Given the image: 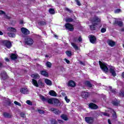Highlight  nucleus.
<instances>
[{
	"mask_svg": "<svg viewBox=\"0 0 124 124\" xmlns=\"http://www.w3.org/2000/svg\"><path fill=\"white\" fill-rule=\"evenodd\" d=\"M48 12H49L50 14L51 15H54L55 14V9H54L53 8H50L48 10Z\"/></svg>",
	"mask_w": 124,
	"mask_h": 124,
	"instance_id": "nucleus-34",
	"label": "nucleus"
},
{
	"mask_svg": "<svg viewBox=\"0 0 124 124\" xmlns=\"http://www.w3.org/2000/svg\"><path fill=\"white\" fill-rule=\"evenodd\" d=\"M121 11H122V10H121V9H117L114 11V13H115V14H117L118 13H120Z\"/></svg>",
	"mask_w": 124,
	"mask_h": 124,
	"instance_id": "nucleus-41",
	"label": "nucleus"
},
{
	"mask_svg": "<svg viewBox=\"0 0 124 124\" xmlns=\"http://www.w3.org/2000/svg\"><path fill=\"white\" fill-rule=\"evenodd\" d=\"M14 104H16V105H18V106H21V103H19V102L15 101L14 102Z\"/></svg>",
	"mask_w": 124,
	"mask_h": 124,
	"instance_id": "nucleus-49",
	"label": "nucleus"
},
{
	"mask_svg": "<svg viewBox=\"0 0 124 124\" xmlns=\"http://www.w3.org/2000/svg\"><path fill=\"white\" fill-rule=\"evenodd\" d=\"M40 74L45 77H49V73L46 70H41Z\"/></svg>",
	"mask_w": 124,
	"mask_h": 124,
	"instance_id": "nucleus-17",
	"label": "nucleus"
},
{
	"mask_svg": "<svg viewBox=\"0 0 124 124\" xmlns=\"http://www.w3.org/2000/svg\"><path fill=\"white\" fill-rule=\"evenodd\" d=\"M0 77L3 80H6L8 78V75L6 74V72L4 71L1 73Z\"/></svg>",
	"mask_w": 124,
	"mask_h": 124,
	"instance_id": "nucleus-12",
	"label": "nucleus"
},
{
	"mask_svg": "<svg viewBox=\"0 0 124 124\" xmlns=\"http://www.w3.org/2000/svg\"><path fill=\"white\" fill-rule=\"evenodd\" d=\"M50 110H51L55 115H61L62 113V110H60V109L54 108H50Z\"/></svg>",
	"mask_w": 124,
	"mask_h": 124,
	"instance_id": "nucleus-9",
	"label": "nucleus"
},
{
	"mask_svg": "<svg viewBox=\"0 0 124 124\" xmlns=\"http://www.w3.org/2000/svg\"><path fill=\"white\" fill-rule=\"evenodd\" d=\"M7 34L10 37H14L15 36V34L13 33L8 32Z\"/></svg>",
	"mask_w": 124,
	"mask_h": 124,
	"instance_id": "nucleus-38",
	"label": "nucleus"
},
{
	"mask_svg": "<svg viewBox=\"0 0 124 124\" xmlns=\"http://www.w3.org/2000/svg\"><path fill=\"white\" fill-rule=\"evenodd\" d=\"M1 67H3V64L0 62V68H1Z\"/></svg>",
	"mask_w": 124,
	"mask_h": 124,
	"instance_id": "nucleus-58",
	"label": "nucleus"
},
{
	"mask_svg": "<svg viewBox=\"0 0 124 124\" xmlns=\"http://www.w3.org/2000/svg\"><path fill=\"white\" fill-rule=\"evenodd\" d=\"M1 43L3 46L6 47L8 49H10L12 46V44H11V42L10 41L4 40L1 41Z\"/></svg>",
	"mask_w": 124,
	"mask_h": 124,
	"instance_id": "nucleus-4",
	"label": "nucleus"
},
{
	"mask_svg": "<svg viewBox=\"0 0 124 124\" xmlns=\"http://www.w3.org/2000/svg\"><path fill=\"white\" fill-rule=\"evenodd\" d=\"M32 84L34 86V87H36V88H38L39 87V85H38V82H37V80L35 79H32Z\"/></svg>",
	"mask_w": 124,
	"mask_h": 124,
	"instance_id": "nucleus-22",
	"label": "nucleus"
},
{
	"mask_svg": "<svg viewBox=\"0 0 124 124\" xmlns=\"http://www.w3.org/2000/svg\"><path fill=\"white\" fill-rule=\"evenodd\" d=\"M58 121L59 124H63V121H62V120L59 119L58 120Z\"/></svg>",
	"mask_w": 124,
	"mask_h": 124,
	"instance_id": "nucleus-54",
	"label": "nucleus"
},
{
	"mask_svg": "<svg viewBox=\"0 0 124 124\" xmlns=\"http://www.w3.org/2000/svg\"><path fill=\"white\" fill-rule=\"evenodd\" d=\"M111 93H114V94H116V89H112L110 90Z\"/></svg>",
	"mask_w": 124,
	"mask_h": 124,
	"instance_id": "nucleus-48",
	"label": "nucleus"
},
{
	"mask_svg": "<svg viewBox=\"0 0 124 124\" xmlns=\"http://www.w3.org/2000/svg\"><path fill=\"white\" fill-rule=\"evenodd\" d=\"M79 62H80V64H82V65H85V63H84V62H83L80 61Z\"/></svg>",
	"mask_w": 124,
	"mask_h": 124,
	"instance_id": "nucleus-61",
	"label": "nucleus"
},
{
	"mask_svg": "<svg viewBox=\"0 0 124 124\" xmlns=\"http://www.w3.org/2000/svg\"><path fill=\"white\" fill-rule=\"evenodd\" d=\"M65 61L66 62L68 63V64H69V63H70V61L69 60H68L67 59H65Z\"/></svg>",
	"mask_w": 124,
	"mask_h": 124,
	"instance_id": "nucleus-56",
	"label": "nucleus"
},
{
	"mask_svg": "<svg viewBox=\"0 0 124 124\" xmlns=\"http://www.w3.org/2000/svg\"><path fill=\"white\" fill-rule=\"evenodd\" d=\"M65 21L66 23H71V22H73V18L67 17L66 18Z\"/></svg>",
	"mask_w": 124,
	"mask_h": 124,
	"instance_id": "nucleus-33",
	"label": "nucleus"
},
{
	"mask_svg": "<svg viewBox=\"0 0 124 124\" xmlns=\"http://www.w3.org/2000/svg\"><path fill=\"white\" fill-rule=\"evenodd\" d=\"M66 11H68L69 13H72V11H71L70 9H69L68 8H66Z\"/></svg>",
	"mask_w": 124,
	"mask_h": 124,
	"instance_id": "nucleus-52",
	"label": "nucleus"
},
{
	"mask_svg": "<svg viewBox=\"0 0 124 124\" xmlns=\"http://www.w3.org/2000/svg\"><path fill=\"white\" fill-rule=\"evenodd\" d=\"M68 87H71L72 88H74L76 86V83L74 81L72 80H70L69 81L68 83Z\"/></svg>",
	"mask_w": 124,
	"mask_h": 124,
	"instance_id": "nucleus-16",
	"label": "nucleus"
},
{
	"mask_svg": "<svg viewBox=\"0 0 124 124\" xmlns=\"http://www.w3.org/2000/svg\"><path fill=\"white\" fill-rule=\"evenodd\" d=\"M26 103L28 104V105H32V102H31V101L30 100H27L26 101Z\"/></svg>",
	"mask_w": 124,
	"mask_h": 124,
	"instance_id": "nucleus-45",
	"label": "nucleus"
},
{
	"mask_svg": "<svg viewBox=\"0 0 124 124\" xmlns=\"http://www.w3.org/2000/svg\"><path fill=\"white\" fill-rule=\"evenodd\" d=\"M85 121L87 124H93L94 122V118L92 117H85Z\"/></svg>",
	"mask_w": 124,
	"mask_h": 124,
	"instance_id": "nucleus-7",
	"label": "nucleus"
},
{
	"mask_svg": "<svg viewBox=\"0 0 124 124\" xmlns=\"http://www.w3.org/2000/svg\"><path fill=\"white\" fill-rule=\"evenodd\" d=\"M99 63L100 64V67L104 72H108L109 69L107 66V63L102 62L101 61H99Z\"/></svg>",
	"mask_w": 124,
	"mask_h": 124,
	"instance_id": "nucleus-3",
	"label": "nucleus"
},
{
	"mask_svg": "<svg viewBox=\"0 0 124 124\" xmlns=\"http://www.w3.org/2000/svg\"><path fill=\"white\" fill-rule=\"evenodd\" d=\"M106 32V28H102L101 30V32L102 33H104V32Z\"/></svg>",
	"mask_w": 124,
	"mask_h": 124,
	"instance_id": "nucleus-42",
	"label": "nucleus"
},
{
	"mask_svg": "<svg viewBox=\"0 0 124 124\" xmlns=\"http://www.w3.org/2000/svg\"><path fill=\"white\" fill-rule=\"evenodd\" d=\"M103 115H104V116H107V117H109V114L106 113V112H102Z\"/></svg>",
	"mask_w": 124,
	"mask_h": 124,
	"instance_id": "nucleus-51",
	"label": "nucleus"
},
{
	"mask_svg": "<svg viewBox=\"0 0 124 124\" xmlns=\"http://www.w3.org/2000/svg\"><path fill=\"white\" fill-rule=\"evenodd\" d=\"M3 116L4 118H6L7 119H11L13 117L11 114L5 112L3 113Z\"/></svg>",
	"mask_w": 124,
	"mask_h": 124,
	"instance_id": "nucleus-18",
	"label": "nucleus"
},
{
	"mask_svg": "<svg viewBox=\"0 0 124 124\" xmlns=\"http://www.w3.org/2000/svg\"><path fill=\"white\" fill-rule=\"evenodd\" d=\"M122 78H124V72H123L122 74Z\"/></svg>",
	"mask_w": 124,
	"mask_h": 124,
	"instance_id": "nucleus-64",
	"label": "nucleus"
},
{
	"mask_svg": "<svg viewBox=\"0 0 124 124\" xmlns=\"http://www.w3.org/2000/svg\"><path fill=\"white\" fill-rule=\"evenodd\" d=\"M120 101H118V100L115 99L114 100H112L111 103L114 106L118 107L120 105Z\"/></svg>",
	"mask_w": 124,
	"mask_h": 124,
	"instance_id": "nucleus-20",
	"label": "nucleus"
},
{
	"mask_svg": "<svg viewBox=\"0 0 124 124\" xmlns=\"http://www.w3.org/2000/svg\"><path fill=\"white\" fill-rule=\"evenodd\" d=\"M38 85H39V86H41V87H44V86H45V84L42 82V80H41V79H39L38 81Z\"/></svg>",
	"mask_w": 124,
	"mask_h": 124,
	"instance_id": "nucleus-31",
	"label": "nucleus"
},
{
	"mask_svg": "<svg viewBox=\"0 0 124 124\" xmlns=\"http://www.w3.org/2000/svg\"><path fill=\"white\" fill-rule=\"evenodd\" d=\"M45 83H46L47 86H52L53 85L52 81L48 78H46L45 79Z\"/></svg>",
	"mask_w": 124,
	"mask_h": 124,
	"instance_id": "nucleus-23",
	"label": "nucleus"
},
{
	"mask_svg": "<svg viewBox=\"0 0 124 124\" xmlns=\"http://www.w3.org/2000/svg\"><path fill=\"white\" fill-rule=\"evenodd\" d=\"M20 93H24V94H27L28 93V90L25 88H22L20 89Z\"/></svg>",
	"mask_w": 124,
	"mask_h": 124,
	"instance_id": "nucleus-29",
	"label": "nucleus"
},
{
	"mask_svg": "<svg viewBox=\"0 0 124 124\" xmlns=\"http://www.w3.org/2000/svg\"><path fill=\"white\" fill-rule=\"evenodd\" d=\"M108 124H112V123H111V120L108 119Z\"/></svg>",
	"mask_w": 124,
	"mask_h": 124,
	"instance_id": "nucleus-59",
	"label": "nucleus"
},
{
	"mask_svg": "<svg viewBox=\"0 0 124 124\" xmlns=\"http://www.w3.org/2000/svg\"><path fill=\"white\" fill-rule=\"evenodd\" d=\"M51 124H58V122L56 120V119H52L51 121Z\"/></svg>",
	"mask_w": 124,
	"mask_h": 124,
	"instance_id": "nucleus-40",
	"label": "nucleus"
},
{
	"mask_svg": "<svg viewBox=\"0 0 124 124\" xmlns=\"http://www.w3.org/2000/svg\"><path fill=\"white\" fill-rule=\"evenodd\" d=\"M61 117L62 118V120H63L64 121H68L67 116L64 114H62Z\"/></svg>",
	"mask_w": 124,
	"mask_h": 124,
	"instance_id": "nucleus-28",
	"label": "nucleus"
},
{
	"mask_svg": "<svg viewBox=\"0 0 124 124\" xmlns=\"http://www.w3.org/2000/svg\"><path fill=\"white\" fill-rule=\"evenodd\" d=\"M38 112L39 113V114H41V115H43V114H45V111L42 109H37Z\"/></svg>",
	"mask_w": 124,
	"mask_h": 124,
	"instance_id": "nucleus-37",
	"label": "nucleus"
},
{
	"mask_svg": "<svg viewBox=\"0 0 124 124\" xmlns=\"http://www.w3.org/2000/svg\"><path fill=\"white\" fill-rule=\"evenodd\" d=\"M89 38L90 42L92 44H95V43H96V37H95V36L93 35H90Z\"/></svg>",
	"mask_w": 124,
	"mask_h": 124,
	"instance_id": "nucleus-8",
	"label": "nucleus"
},
{
	"mask_svg": "<svg viewBox=\"0 0 124 124\" xmlns=\"http://www.w3.org/2000/svg\"><path fill=\"white\" fill-rule=\"evenodd\" d=\"M109 73H110V74H111L112 76H113V77H116V76H117V74L116 73V71L114 69H113L112 67H111L109 69Z\"/></svg>",
	"mask_w": 124,
	"mask_h": 124,
	"instance_id": "nucleus-14",
	"label": "nucleus"
},
{
	"mask_svg": "<svg viewBox=\"0 0 124 124\" xmlns=\"http://www.w3.org/2000/svg\"><path fill=\"white\" fill-rule=\"evenodd\" d=\"M65 53L68 57L72 56V52H71V51L67 50L65 52Z\"/></svg>",
	"mask_w": 124,
	"mask_h": 124,
	"instance_id": "nucleus-35",
	"label": "nucleus"
},
{
	"mask_svg": "<svg viewBox=\"0 0 124 124\" xmlns=\"http://www.w3.org/2000/svg\"><path fill=\"white\" fill-rule=\"evenodd\" d=\"M112 112H113V113H112V116L113 117V118H117V113H116V111L114 109L112 110Z\"/></svg>",
	"mask_w": 124,
	"mask_h": 124,
	"instance_id": "nucleus-39",
	"label": "nucleus"
},
{
	"mask_svg": "<svg viewBox=\"0 0 124 124\" xmlns=\"http://www.w3.org/2000/svg\"><path fill=\"white\" fill-rule=\"evenodd\" d=\"M4 16H5V17L6 19H8V20L11 19V17L7 16V15H6V14H5V15Z\"/></svg>",
	"mask_w": 124,
	"mask_h": 124,
	"instance_id": "nucleus-50",
	"label": "nucleus"
},
{
	"mask_svg": "<svg viewBox=\"0 0 124 124\" xmlns=\"http://www.w3.org/2000/svg\"><path fill=\"white\" fill-rule=\"evenodd\" d=\"M81 96L82 98H85L87 99L89 97V92H82L81 93Z\"/></svg>",
	"mask_w": 124,
	"mask_h": 124,
	"instance_id": "nucleus-15",
	"label": "nucleus"
},
{
	"mask_svg": "<svg viewBox=\"0 0 124 124\" xmlns=\"http://www.w3.org/2000/svg\"><path fill=\"white\" fill-rule=\"evenodd\" d=\"M5 12L2 10H0V15H5Z\"/></svg>",
	"mask_w": 124,
	"mask_h": 124,
	"instance_id": "nucleus-47",
	"label": "nucleus"
},
{
	"mask_svg": "<svg viewBox=\"0 0 124 124\" xmlns=\"http://www.w3.org/2000/svg\"><path fill=\"white\" fill-rule=\"evenodd\" d=\"M107 44L109 46H110V47H114V46L116 45V42L112 40L108 39L107 41Z\"/></svg>",
	"mask_w": 124,
	"mask_h": 124,
	"instance_id": "nucleus-13",
	"label": "nucleus"
},
{
	"mask_svg": "<svg viewBox=\"0 0 124 124\" xmlns=\"http://www.w3.org/2000/svg\"><path fill=\"white\" fill-rule=\"evenodd\" d=\"M64 99L67 103H69V101H70V100H69L68 98H67V96H65Z\"/></svg>",
	"mask_w": 124,
	"mask_h": 124,
	"instance_id": "nucleus-44",
	"label": "nucleus"
},
{
	"mask_svg": "<svg viewBox=\"0 0 124 124\" xmlns=\"http://www.w3.org/2000/svg\"><path fill=\"white\" fill-rule=\"evenodd\" d=\"M101 22V20H100L98 17L94 16L93 17L91 20V22L93 25L90 26L91 31H95V30H96V26H98Z\"/></svg>",
	"mask_w": 124,
	"mask_h": 124,
	"instance_id": "nucleus-2",
	"label": "nucleus"
},
{
	"mask_svg": "<svg viewBox=\"0 0 124 124\" xmlns=\"http://www.w3.org/2000/svg\"><path fill=\"white\" fill-rule=\"evenodd\" d=\"M7 30L8 31H10V32H17V30L16 29L11 27H9L7 29Z\"/></svg>",
	"mask_w": 124,
	"mask_h": 124,
	"instance_id": "nucleus-19",
	"label": "nucleus"
},
{
	"mask_svg": "<svg viewBox=\"0 0 124 124\" xmlns=\"http://www.w3.org/2000/svg\"><path fill=\"white\" fill-rule=\"evenodd\" d=\"M89 107L92 110H96L98 108V106L93 103H90L89 104Z\"/></svg>",
	"mask_w": 124,
	"mask_h": 124,
	"instance_id": "nucleus-10",
	"label": "nucleus"
},
{
	"mask_svg": "<svg viewBox=\"0 0 124 124\" xmlns=\"http://www.w3.org/2000/svg\"><path fill=\"white\" fill-rule=\"evenodd\" d=\"M71 45L73 46V48H74L75 50H79V47H78L77 45L75 44L74 43H72Z\"/></svg>",
	"mask_w": 124,
	"mask_h": 124,
	"instance_id": "nucleus-30",
	"label": "nucleus"
},
{
	"mask_svg": "<svg viewBox=\"0 0 124 124\" xmlns=\"http://www.w3.org/2000/svg\"><path fill=\"white\" fill-rule=\"evenodd\" d=\"M31 77L32 78H33L34 79H39L40 78V76L38 74H32Z\"/></svg>",
	"mask_w": 124,
	"mask_h": 124,
	"instance_id": "nucleus-27",
	"label": "nucleus"
},
{
	"mask_svg": "<svg viewBox=\"0 0 124 124\" xmlns=\"http://www.w3.org/2000/svg\"><path fill=\"white\" fill-rule=\"evenodd\" d=\"M25 44L28 46H31L33 44V40L31 38L27 37L25 38Z\"/></svg>",
	"mask_w": 124,
	"mask_h": 124,
	"instance_id": "nucleus-5",
	"label": "nucleus"
},
{
	"mask_svg": "<svg viewBox=\"0 0 124 124\" xmlns=\"http://www.w3.org/2000/svg\"><path fill=\"white\" fill-rule=\"evenodd\" d=\"M49 95H51V96H57V93L53 90L49 91Z\"/></svg>",
	"mask_w": 124,
	"mask_h": 124,
	"instance_id": "nucleus-26",
	"label": "nucleus"
},
{
	"mask_svg": "<svg viewBox=\"0 0 124 124\" xmlns=\"http://www.w3.org/2000/svg\"><path fill=\"white\" fill-rule=\"evenodd\" d=\"M75 1L77 2V5L81 6V3H80V1H79V0H75Z\"/></svg>",
	"mask_w": 124,
	"mask_h": 124,
	"instance_id": "nucleus-46",
	"label": "nucleus"
},
{
	"mask_svg": "<svg viewBox=\"0 0 124 124\" xmlns=\"http://www.w3.org/2000/svg\"><path fill=\"white\" fill-rule=\"evenodd\" d=\"M20 115L21 118H25V117H26V114L24 112H21Z\"/></svg>",
	"mask_w": 124,
	"mask_h": 124,
	"instance_id": "nucleus-43",
	"label": "nucleus"
},
{
	"mask_svg": "<svg viewBox=\"0 0 124 124\" xmlns=\"http://www.w3.org/2000/svg\"><path fill=\"white\" fill-rule=\"evenodd\" d=\"M54 37H55V38L58 39V35H57L56 34H54Z\"/></svg>",
	"mask_w": 124,
	"mask_h": 124,
	"instance_id": "nucleus-63",
	"label": "nucleus"
},
{
	"mask_svg": "<svg viewBox=\"0 0 124 124\" xmlns=\"http://www.w3.org/2000/svg\"><path fill=\"white\" fill-rule=\"evenodd\" d=\"M38 25L39 26H46V25H47V22H46V20L40 21L38 22Z\"/></svg>",
	"mask_w": 124,
	"mask_h": 124,
	"instance_id": "nucleus-25",
	"label": "nucleus"
},
{
	"mask_svg": "<svg viewBox=\"0 0 124 124\" xmlns=\"http://www.w3.org/2000/svg\"><path fill=\"white\" fill-rule=\"evenodd\" d=\"M78 41H79V42H82V37H81V36H79L78 38Z\"/></svg>",
	"mask_w": 124,
	"mask_h": 124,
	"instance_id": "nucleus-55",
	"label": "nucleus"
},
{
	"mask_svg": "<svg viewBox=\"0 0 124 124\" xmlns=\"http://www.w3.org/2000/svg\"><path fill=\"white\" fill-rule=\"evenodd\" d=\"M115 23L119 27H123V22L120 21H115Z\"/></svg>",
	"mask_w": 124,
	"mask_h": 124,
	"instance_id": "nucleus-32",
	"label": "nucleus"
},
{
	"mask_svg": "<svg viewBox=\"0 0 124 124\" xmlns=\"http://www.w3.org/2000/svg\"><path fill=\"white\" fill-rule=\"evenodd\" d=\"M41 99L43 102H47L48 104H52L54 106H60L61 105L60 100L56 98H49L42 96Z\"/></svg>",
	"mask_w": 124,
	"mask_h": 124,
	"instance_id": "nucleus-1",
	"label": "nucleus"
},
{
	"mask_svg": "<svg viewBox=\"0 0 124 124\" xmlns=\"http://www.w3.org/2000/svg\"><path fill=\"white\" fill-rule=\"evenodd\" d=\"M65 27L66 30L69 31H74V26L69 23H66L65 24Z\"/></svg>",
	"mask_w": 124,
	"mask_h": 124,
	"instance_id": "nucleus-6",
	"label": "nucleus"
},
{
	"mask_svg": "<svg viewBox=\"0 0 124 124\" xmlns=\"http://www.w3.org/2000/svg\"><path fill=\"white\" fill-rule=\"evenodd\" d=\"M5 60L6 62H9L10 61L9 59H8V58H6L5 59Z\"/></svg>",
	"mask_w": 124,
	"mask_h": 124,
	"instance_id": "nucleus-62",
	"label": "nucleus"
},
{
	"mask_svg": "<svg viewBox=\"0 0 124 124\" xmlns=\"http://www.w3.org/2000/svg\"><path fill=\"white\" fill-rule=\"evenodd\" d=\"M19 24L23 25V24H24V21L23 20H20Z\"/></svg>",
	"mask_w": 124,
	"mask_h": 124,
	"instance_id": "nucleus-60",
	"label": "nucleus"
},
{
	"mask_svg": "<svg viewBox=\"0 0 124 124\" xmlns=\"http://www.w3.org/2000/svg\"><path fill=\"white\" fill-rule=\"evenodd\" d=\"M10 58L13 61H15V60H17V59H18V55L15 54V53H12L11 54Z\"/></svg>",
	"mask_w": 124,
	"mask_h": 124,
	"instance_id": "nucleus-21",
	"label": "nucleus"
},
{
	"mask_svg": "<svg viewBox=\"0 0 124 124\" xmlns=\"http://www.w3.org/2000/svg\"><path fill=\"white\" fill-rule=\"evenodd\" d=\"M84 84L85 86H87V87H88L89 88H93V84L91 83V82L89 80H86L84 82Z\"/></svg>",
	"mask_w": 124,
	"mask_h": 124,
	"instance_id": "nucleus-24",
	"label": "nucleus"
},
{
	"mask_svg": "<svg viewBox=\"0 0 124 124\" xmlns=\"http://www.w3.org/2000/svg\"><path fill=\"white\" fill-rule=\"evenodd\" d=\"M120 94L124 97V92H122L121 93H120Z\"/></svg>",
	"mask_w": 124,
	"mask_h": 124,
	"instance_id": "nucleus-57",
	"label": "nucleus"
},
{
	"mask_svg": "<svg viewBox=\"0 0 124 124\" xmlns=\"http://www.w3.org/2000/svg\"><path fill=\"white\" fill-rule=\"evenodd\" d=\"M21 32L25 34V35H28V34H31V31H29L27 28L24 27L21 28Z\"/></svg>",
	"mask_w": 124,
	"mask_h": 124,
	"instance_id": "nucleus-11",
	"label": "nucleus"
},
{
	"mask_svg": "<svg viewBox=\"0 0 124 124\" xmlns=\"http://www.w3.org/2000/svg\"><path fill=\"white\" fill-rule=\"evenodd\" d=\"M46 66H47V67H48L49 68H51L52 66V63L49 62H47L46 63Z\"/></svg>",
	"mask_w": 124,
	"mask_h": 124,
	"instance_id": "nucleus-36",
	"label": "nucleus"
},
{
	"mask_svg": "<svg viewBox=\"0 0 124 124\" xmlns=\"http://www.w3.org/2000/svg\"><path fill=\"white\" fill-rule=\"evenodd\" d=\"M7 104L8 106H10V105H11V102L10 101H7Z\"/></svg>",
	"mask_w": 124,
	"mask_h": 124,
	"instance_id": "nucleus-53",
	"label": "nucleus"
}]
</instances>
